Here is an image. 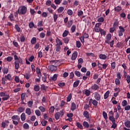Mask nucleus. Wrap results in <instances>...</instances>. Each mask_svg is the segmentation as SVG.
I'll return each instance as SVG.
<instances>
[{"label":"nucleus","mask_w":130,"mask_h":130,"mask_svg":"<svg viewBox=\"0 0 130 130\" xmlns=\"http://www.w3.org/2000/svg\"><path fill=\"white\" fill-rule=\"evenodd\" d=\"M14 59L15 60V62L14 63L15 70H19V68H20V64H23V59L21 57H18V55H14Z\"/></svg>","instance_id":"nucleus-1"},{"label":"nucleus","mask_w":130,"mask_h":130,"mask_svg":"<svg viewBox=\"0 0 130 130\" xmlns=\"http://www.w3.org/2000/svg\"><path fill=\"white\" fill-rule=\"evenodd\" d=\"M11 118L14 125H17L19 124V122H20V116L19 115H14L12 116Z\"/></svg>","instance_id":"nucleus-2"},{"label":"nucleus","mask_w":130,"mask_h":130,"mask_svg":"<svg viewBox=\"0 0 130 130\" xmlns=\"http://www.w3.org/2000/svg\"><path fill=\"white\" fill-rule=\"evenodd\" d=\"M119 31H118V36L119 37H121L122 36H123V33L125 32V30L124 29V28L122 26H120L119 27Z\"/></svg>","instance_id":"nucleus-3"},{"label":"nucleus","mask_w":130,"mask_h":130,"mask_svg":"<svg viewBox=\"0 0 130 130\" xmlns=\"http://www.w3.org/2000/svg\"><path fill=\"white\" fill-rule=\"evenodd\" d=\"M27 12V8L25 6H22L19 12V14L23 15H25Z\"/></svg>","instance_id":"nucleus-4"},{"label":"nucleus","mask_w":130,"mask_h":130,"mask_svg":"<svg viewBox=\"0 0 130 130\" xmlns=\"http://www.w3.org/2000/svg\"><path fill=\"white\" fill-rule=\"evenodd\" d=\"M102 25V23H97L95 24V31L96 32H100V30L102 28H100V26Z\"/></svg>","instance_id":"nucleus-5"},{"label":"nucleus","mask_w":130,"mask_h":130,"mask_svg":"<svg viewBox=\"0 0 130 130\" xmlns=\"http://www.w3.org/2000/svg\"><path fill=\"white\" fill-rule=\"evenodd\" d=\"M94 98L95 100L99 101L101 99V95L98 92H95L94 93Z\"/></svg>","instance_id":"nucleus-6"},{"label":"nucleus","mask_w":130,"mask_h":130,"mask_svg":"<svg viewBox=\"0 0 130 130\" xmlns=\"http://www.w3.org/2000/svg\"><path fill=\"white\" fill-rule=\"evenodd\" d=\"M111 34H108L107 36V38H106V41H105V42L108 44H110V41L111 39Z\"/></svg>","instance_id":"nucleus-7"},{"label":"nucleus","mask_w":130,"mask_h":130,"mask_svg":"<svg viewBox=\"0 0 130 130\" xmlns=\"http://www.w3.org/2000/svg\"><path fill=\"white\" fill-rule=\"evenodd\" d=\"M48 68L51 72H54L57 70V67L54 65L49 66Z\"/></svg>","instance_id":"nucleus-8"},{"label":"nucleus","mask_w":130,"mask_h":130,"mask_svg":"<svg viewBox=\"0 0 130 130\" xmlns=\"http://www.w3.org/2000/svg\"><path fill=\"white\" fill-rule=\"evenodd\" d=\"M91 89L94 91L98 90L99 89V86L98 85H97L96 84H94L92 86Z\"/></svg>","instance_id":"nucleus-9"},{"label":"nucleus","mask_w":130,"mask_h":130,"mask_svg":"<svg viewBox=\"0 0 130 130\" xmlns=\"http://www.w3.org/2000/svg\"><path fill=\"white\" fill-rule=\"evenodd\" d=\"M77 55H78L77 52L76 51L74 52L72 55V60H75L77 58Z\"/></svg>","instance_id":"nucleus-10"},{"label":"nucleus","mask_w":130,"mask_h":130,"mask_svg":"<svg viewBox=\"0 0 130 130\" xmlns=\"http://www.w3.org/2000/svg\"><path fill=\"white\" fill-rule=\"evenodd\" d=\"M76 109V105L74 102H72L71 104V110L74 111Z\"/></svg>","instance_id":"nucleus-11"},{"label":"nucleus","mask_w":130,"mask_h":130,"mask_svg":"<svg viewBox=\"0 0 130 130\" xmlns=\"http://www.w3.org/2000/svg\"><path fill=\"white\" fill-rule=\"evenodd\" d=\"M83 115H84V117H85L86 119H88L89 118V112L87 111H84Z\"/></svg>","instance_id":"nucleus-12"},{"label":"nucleus","mask_w":130,"mask_h":130,"mask_svg":"<svg viewBox=\"0 0 130 130\" xmlns=\"http://www.w3.org/2000/svg\"><path fill=\"white\" fill-rule=\"evenodd\" d=\"M56 43H57L56 46H60L62 45V43L61 42L60 40L59 39H58V38H57L56 39Z\"/></svg>","instance_id":"nucleus-13"},{"label":"nucleus","mask_w":130,"mask_h":130,"mask_svg":"<svg viewBox=\"0 0 130 130\" xmlns=\"http://www.w3.org/2000/svg\"><path fill=\"white\" fill-rule=\"evenodd\" d=\"M23 76L27 80H28L30 78L31 75L29 73H26L25 74H23Z\"/></svg>","instance_id":"nucleus-14"},{"label":"nucleus","mask_w":130,"mask_h":130,"mask_svg":"<svg viewBox=\"0 0 130 130\" xmlns=\"http://www.w3.org/2000/svg\"><path fill=\"white\" fill-rule=\"evenodd\" d=\"M57 78V74H55L50 79V81H56Z\"/></svg>","instance_id":"nucleus-15"},{"label":"nucleus","mask_w":130,"mask_h":130,"mask_svg":"<svg viewBox=\"0 0 130 130\" xmlns=\"http://www.w3.org/2000/svg\"><path fill=\"white\" fill-rule=\"evenodd\" d=\"M99 57L101 59L106 60L107 58V56L104 54H101L99 55Z\"/></svg>","instance_id":"nucleus-16"},{"label":"nucleus","mask_w":130,"mask_h":130,"mask_svg":"<svg viewBox=\"0 0 130 130\" xmlns=\"http://www.w3.org/2000/svg\"><path fill=\"white\" fill-rule=\"evenodd\" d=\"M2 71L3 72L4 74H7L8 73H9V68L4 67V68L2 70Z\"/></svg>","instance_id":"nucleus-17"},{"label":"nucleus","mask_w":130,"mask_h":130,"mask_svg":"<svg viewBox=\"0 0 130 130\" xmlns=\"http://www.w3.org/2000/svg\"><path fill=\"white\" fill-rule=\"evenodd\" d=\"M5 78L9 81H11L12 80V76H11V74H8L7 75H6Z\"/></svg>","instance_id":"nucleus-18"},{"label":"nucleus","mask_w":130,"mask_h":130,"mask_svg":"<svg viewBox=\"0 0 130 130\" xmlns=\"http://www.w3.org/2000/svg\"><path fill=\"white\" fill-rule=\"evenodd\" d=\"M92 104L94 106L95 108H96L98 105V101L96 100H92Z\"/></svg>","instance_id":"nucleus-19"},{"label":"nucleus","mask_w":130,"mask_h":130,"mask_svg":"<svg viewBox=\"0 0 130 130\" xmlns=\"http://www.w3.org/2000/svg\"><path fill=\"white\" fill-rule=\"evenodd\" d=\"M34 104L33 101L31 100V101H29L27 102V106L29 108H32Z\"/></svg>","instance_id":"nucleus-20"},{"label":"nucleus","mask_w":130,"mask_h":130,"mask_svg":"<svg viewBox=\"0 0 130 130\" xmlns=\"http://www.w3.org/2000/svg\"><path fill=\"white\" fill-rule=\"evenodd\" d=\"M60 117V114L59 112H57L55 114V118L56 120H58Z\"/></svg>","instance_id":"nucleus-21"},{"label":"nucleus","mask_w":130,"mask_h":130,"mask_svg":"<svg viewBox=\"0 0 130 130\" xmlns=\"http://www.w3.org/2000/svg\"><path fill=\"white\" fill-rule=\"evenodd\" d=\"M29 28L31 29L32 28H37V27L35 25L34 22H30L29 23Z\"/></svg>","instance_id":"nucleus-22"},{"label":"nucleus","mask_w":130,"mask_h":130,"mask_svg":"<svg viewBox=\"0 0 130 130\" xmlns=\"http://www.w3.org/2000/svg\"><path fill=\"white\" fill-rule=\"evenodd\" d=\"M109 119L112 122V123L116 122V119L114 116H110Z\"/></svg>","instance_id":"nucleus-23"},{"label":"nucleus","mask_w":130,"mask_h":130,"mask_svg":"<svg viewBox=\"0 0 130 130\" xmlns=\"http://www.w3.org/2000/svg\"><path fill=\"white\" fill-rule=\"evenodd\" d=\"M25 113L27 114V115L29 116L31 114V109L29 108H27L25 110Z\"/></svg>","instance_id":"nucleus-24"},{"label":"nucleus","mask_w":130,"mask_h":130,"mask_svg":"<svg viewBox=\"0 0 130 130\" xmlns=\"http://www.w3.org/2000/svg\"><path fill=\"white\" fill-rule=\"evenodd\" d=\"M83 126L85 128H89V123H88L87 121H84L83 122Z\"/></svg>","instance_id":"nucleus-25"},{"label":"nucleus","mask_w":130,"mask_h":130,"mask_svg":"<svg viewBox=\"0 0 130 130\" xmlns=\"http://www.w3.org/2000/svg\"><path fill=\"white\" fill-rule=\"evenodd\" d=\"M109 94H110V91L107 90L104 94V99L105 100H106L108 98V97L109 96Z\"/></svg>","instance_id":"nucleus-26"},{"label":"nucleus","mask_w":130,"mask_h":130,"mask_svg":"<svg viewBox=\"0 0 130 130\" xmlns=\"http://www.w3.org/2000/svg\"><path fill=\"white\" fill-rule=\"evenodd\" d=\"M20 118L21 119V120L22 121H25L26 117H25V113H22L21 115H20Z\"/></svg>","instance_id":"nucleus-27"},{"label":"nucleus","mask_w":130,"mask_h":130,"mask_svg":"<svg viewBox=\"0 0 130 130\" xmlns=\"http://www.w3.org/2000/svg\"><path fill=\"white\" fill-rule=\"evenodd\" d=\"M76 125L79 128H80L81 129H83V127L82 126V125L79 122H76Z\"/></svg>","instance_id":"nucleus-28"},{"label":"nucleus","mask_w":130,"mask_h":130,"mask_svg":"<svg viewBox=\"0 0 130 130\" xmlns=\"http://www.w3.org/2000/svg\"><path fill=\"white\" fill-rule=\"evenodd\" d=\"M80 82V80H77L75 82H74V84H73V87L74 88H76L78 87V86L79 85Z\"/></svg>","instance_id":"nucleus-29"},{"label":"nucleus","mask_w":130,"mask_h":130,"mask_svg":"<svg viewBox=\"0 0 130 130\" xmlns=\"http://www.w3.org/2000/svg\"><path fill=\"white\" fill-rule=\"evenodd\" d=\"M40 90V87L39 85H35L34 86V90H35L36 92H38V91H39Z\"/></svg>","instance_id":"nucleus-30"},{"label":"nucleus","mask_w":130,"mask_h":130,"mask_svg":"<svg viewBox=\"0 0 130 130\" xmlns=\"http://www.w3.org/2000/svg\"><path fill=\"white\" fill-rule=\"evenodd\" d=\"M9 18L11 21H14L15 19H14V15L13 13H11L9 16Z\"/></svg>","instance_id":"nucleus-31"},{"label":"nucleus","mask_w":130,"mask_h":130,"mask_svg":"<svg viewBox=\"0 0 130 130\" xmlns=\"http://www.w3.org/2000/svg\"><path fill=\"white\" fill-rule=\"evenodd\" d=\"M121 10H122L121 7L117 6L115 8V11L116 12H119L121 11Z\"/></svg>","instance_id":"nucleus-32"},{"label":"nucleus","mask_w":130,"mask_h":130,"mask_svg":"<svg viewBox=\"0 0 130 130\" xmlns=\"http://www.w3.org/2000/svg\"><path fill=\"white\" fill-rule=\"evenodd\" d=\"M72 98V94L71 93L69 94L68 96L67 97V102H70L71 101Z\"/></svg>","instance_id":"nucleus-33"},{"label":"nucleus","mask_w":130,"mask_h":130,"mask_svg":"<svg viewBox=\"0 0 130 130\" xmlns=\"http://www.w3.org/2000/svg\"><path fill=\"white\" fill-rule=\"evenodd\" d=\"M64 10V8L62 7H60L57 10V12L59 14H61Z\"/></svg>","instance_id":"nucleus-34"},{"label":"nucleus","mask_w":130,"mask_h":130,"mask_svg":"<svg viewBox=\"0 0 130 130\" xmlns=\"http://www.w3.org/2000/svg\"><path fill=\"white\" fill-rule=\"evenodd\" d=\"M124 124L125 126L127 128H130V121L129 120H127L124 122Z\"/></svg>","instance_id":"nucleus-35"},{"label":"nucleus","mask_w":130,"mask_h":130,"mask_svg":"<svg viewBox=\"0 0 130 130\" xmlns=\"http://www.w3.org/2000/svg\"><path fill=\"white\" fill-rule=\"evenodd\" d=\"M76 47L78 48H80L81 47V43L80 41H77L76 43Z\"/></svg>","instance_id":"nucleus-36"},{"label":"nucleus","mask_w":130,"mask_h":130,"mask_svg":"<svg viewBox=\"0 0 130 130\" xmlns=\"http://www.w3.org/2000/svg\"><path fill=\"white\" fill-rule=\"evenodd\" d=\"M72 24H73V20H69L68 22V25H67L68 28H70L71 26L72 25Z\"/></svg>","instance_id":"nucleus-37"},{"label":"nucleus","mask_w":130,"mask_h":130,"mask_svg":"<svg viewBox=\"0 0 130 130\" xmlns=\"http://www.w3.org/2000/svg\"><path fill=\"white\" fill-rule=\"evenodd\" d=\"M9 99H10V95H9V94H6V95H5V97H3V98H2V100H3V101H8V100Z\"/></svg>","instance_id":"nucleus-38"},{"label":"nucleus","mask_w":130,"mask_h":130,"mask_svg":"<svg viewBox=\"0 0 130 130\" xmlns=\"http://www.w3.org/2000/svg\"><path fill=\"white\" fill-rule=\"evenodd\" d=\"M118 25L119 22L118 21H116L113 24V27L116 29L118 27Z\"/></svg>","instance_id":"nucleus-39"},{"label":"nucleus","mask_w":130,"mask_h":130,"mask_svg":"<svg viewBox=\"0 0 130 130\" xmlns=\"http://www.w3.org/2000/svg\"><path fill=\"white\" fill-rule=\"evenodd\" d=\"M31 44L32 45H34L36 43V42H37V40H36V38L35 37H33L31 40Z\"/></svg>","instance_id":"nucleus-40"},{"label":"nucleus","mask_w":130,"mask_h":130,"mask_svg":"<svg viewBox=\"0 0 130 130\" xmlns=\"http://www.w3.org/2000/svg\"><path fill=\"white\" fill-rule=\"evenodd\" d=\"M41 88L43 90H46L48 89V86H45L44 84H42L41 85Z\"/></svg>","instance_id":"nucleus-41"},{"label":"nucleus","mask_w":130,"mask_h":130,"mask_svg":"<svg viewBox=\"0 0 130 130\" xmlns=\"http://www.w3.org/2000/svg\"><path fill=\"white\" fill-rule=\"evenodd\" d=\"M69 33V31L68 30H65L62 34V37L63 38H66L68 36Z\"/></svg>","instance_id":"nucleus-42"},{"label":"nucleus","mask_w":130,"mask_h":130,"mask_svg":"<svg viewBox=\"0 0 130 130\" xmlns=\"http://www.w3.org/2000/svg\"><path fill=\"white\" fill-rule=\"evenodd\" d=\"M84 93L87 96H89L90 95L91 92L89 89H86Z\"/></svg>","instance_id":"nucleus-43"},{"label":"nucleus","mask_w":130,"mask_h":130,"mask_svg":"<svg viewBox=\"0 0 130 130\" xmlns=\"http://www.w3.org/2000/svg\"><path fill=\"white\" fill-rule=\"evenodd\" d=\"M15 29H16V31L18 32H20L21 31V28L20 26H19V25L16 24L15 25Z\"/></svg>","instance_id":"nucleus-44"},{"label":"nucleus","mask_w":130,"mask_h":130,"mask_svg":"<svg viewBox=\"0 0 130 130\" xmlns=\"http://www.w3.org/2000/svg\"><path fill=\"white\" fill-rule=\"evenodd\" d=\"M86 56H91L92 57H95L94 54L93 53H90V52H88L86 53Z\"/></svg>","instance_id":"nucleus-45"},{"label":"nucleus","mask_w":130,"mask_h":130,"mask_svg":"<svg viewBox=\"0 0 130 130\" xmlns=\"http://www.w3.org/2000/svg\"><path fill=\"white\" fill-rule=\"evenodd\" d=\"M116 68V63L115 61L111 63V68H112L113 70H114Z\"/></svg>","instance_id":"nucleus-46"},{"label":"nucleus","mask_w":130,"mask_h":130,"mask_svg":"<svg viewBox=\"0 0 130 130\" xmlns=\"http://www.w3.org/2000/svg\"><path fill=\"white\" fill-rule=\"evenodd\" d=\"M56 51L57 52H60V50H61V47L59 45H56Z\"/></svg>","instance_id":"nucleus-47"},{"label":"nucleus","mask_w":130,"mask_h":130,"mask_svg":"<svg viewBox=\"0 0 130 130\" xmlns=\"http://www.w3.org/2000/svg\"><path fill=\"white\" fill-rule=\"evenodd\" d=\"M25 41V38L24 37V35H22L20 36V41L21 42H24Z\"/></svg>","instance_id":"nucleus-48"},{"label":"nucleus","mask_w":130,"mask_h":130,"mask_svg":"<svg viewBox=\"0 0 130 130\" xmlns=\"http://www.w3.org/2000/svg\"><path fill=\"white\" fill-rule=\"evenodd\" d=\"M115 84L117 86H119L120 85V79H119L116 78L115 79Z\"/></svg>","instance_id":"nucleus-49"},{"label":"nucleus","mask_w":130,"mask_h":130,"mask_svg":"<svg viewBox=\"0 0 130 130\" xmlns=\"http://www.w3.org/2000/svg\"><path fill=\"white\" fill-rule=\"evenodd\" d=\"M98 22L100 23H103L104 22V18L103 17L99 18L98 20Z\"/></svg>","instance_id":"nucleus-50"},{"label":"nucleus","mask_w":130,"mask_h":130,"mask_svg":"<svg viewBox=\"0 0 130 130\" xmlns=\"http://www.w3.org/2000/svg\"><path fill=\"white\" fill-rule=\"evenodd\" d=\"M17 111L20 113L23 112L24 111V108L23 107H19L18 108Z\"/></svg>","instance_id":"nucleus-51"},{"label":"nucleus","mask_w":130,"mask_h":130,"mask_svg":"<svg viewBox=\"0 0 130 130\" xmlns=\"http://www.w3.org/2000/svg\"><path fill=\"white\" fill-rule=\"evenodd\" d=\"M23 128L26 130L28 129H29V125L27 123H25L23 124Z\"/></svg>","instance_id":"nucleus-52"},{"label":"nucleus","mask_w":130,"mask_h":130,"mask_svg":"<svg viewBox=\"0 0 130 130\" xmlns=\"http://www.w3.org/2000/svg\"><path fill=\"white\" fill-rule=\"evenodd\" d=\"M103 115L104 118L107 120L108 118L107 113L105 111L103 112Z\"/></svg>","instance_id":"nucleus-53"},{"label":"nucleus","mask_w":130,"mask_h":130,"mask_svg":"<svg viewBox=\"0 0 130 130\" xmlns=\"http://www.w3.org/2000/svg\"><path fill=\"white\" fill-rule=\"evenodd\" d=\"M53 18H54V22H56L58 18V15L56 13L54 14Z\"/></svg>","instance_id":"nucleus-54"},{"label":"nucleus","mask_w":130,"mask_h":130,"mask_svg":"<svg viewBox=\"0 0 130 130\" xmlns=\"http://www.w3.org/2000/svg\"><path fill=\"white\" fill-rule=\"evenodd\" d=\"M67 14H68V15L71 16L73 15V12L72 10L69 9L67 11Z\"/></svg>","instance_id":"nucleus-55"},{"label":"nucleus","mask_w":130,"mask_h":130,"mask_svg":"<svg viewBox=\"0 0 130 130\" xmlns=\"http://www.w3.org/2000/svg\"><path fill=\"white\" fill-rule=\"evenodd\" d=\"M54 109H55V108H54V106H51L50 108V109L49 110V111L50 112V113H53L54 112Z\"/></svg>","instance_id":"nucleus-56"},{"label":"nucleus","mask_w":130,"mask_h":130,"mask_svg":"<svg viewBox=\"0 0 130 130\" xmlns=\"http://www.w3.org/2000/svg\"><path fill=\"white\" fill-rule=\"evenodd\" d=\"M83 15V12L82 10L78 11L77 15L79 17L82 16Z\"/></svg>","instance_id":"nucleus-57"},{"label":"nucleus","mask_w":130,"mask_h":130,"mask_svg":"<svg viewBox=\"0 0 130 130\" xmlns=\"http://www.w3.org/2000/svg\"><path fill=\"white\" fill-rule=\"evenodd\" d=\"M100 32H101V34L102 36H104V35H106V31H105L102 28L101 29Z\"/></svg>","instance_id":"nucleus-58"},{"label":"nucleus","mask_w":130,"mask_h":130,"mask_svg":"<svg viewBox=\"0 0 130 130\" xmlns=\"http://www.w3.org/2000/svg\"><path fill=\"white\" fill-rule=\"evenodd\" d=\"M75 75L77 76L78 77H81V73L79 71H75Z\"/></svg>","instance_id":"nucleus-59"},{"label":"nucleus","mask_w":130,"mask_h":130,"mask_svg":"<svg viewBox=\"0 0 130 130\" xmlns=\"http://www.w3.org/2000/svg\"><path fill=\"white\" fill-rule=\"evenodd\" d=\"M76 29V26L75 25H73L71 27V30L73 33H74Z\"/></svg>","instance_id":"nucleus-60"},{"label":"nucleus","mask_w":130,"mask_h":130,"mask_svg":"<svg viewBox=\"0 0 130 130\" xmlns=\"http://www.w3.org/2000/svg\"><path fill=\"white\" fill-rule=\"evenodd\" d=\"M115 29H116V28H115V27H111V28H110V32L111 34L114 33V32L115 31Z\"/></svg>","instance_id":"nucleus-61"},{"label":"nucleus","mask_w":130,"mask_h":130,"mask_svg":"<svg viewBox=\"0 0 130 130\" xmlns=\"http://www.w3.org/2000/svg\"><path fill=\"white\" fill-rule=\"evenodd\" d=\"M69 40H70L69 38L67 37L63 39V42H64L65 44H68Z\"/></svg>","instance_id":"nucleus-62"},{"label":"nucleus","mask_w":130,"mask_h":130,"mask_svg":"<svg viewBox=\"0 0 130 130\" xmlns=\"http://www.w3.org/2000/svg\"><path fill=\"white\" fill-rule=\"evenodd\" d=\"M39 109L41 110V111L42 112H45V108L44 107L42 106L39 107Z\"/></svg>","instance_id":"nucleus-63"},{"label":"nucleus","mask_w":130,"mask_h":130,"mask_svg":"<svg viewBox=\"0 0 130 130\" xmlns=\"http://www.w3.org/2000/svg\"><path fill=\"white\" fill-rule=\"evenodd\" d=\"M126 81H127V83L128 84H129L130 83V75H128L127 76V78L126 79Z\"/></svg>","instance_id":"nucleus-64"}]
</instances>
